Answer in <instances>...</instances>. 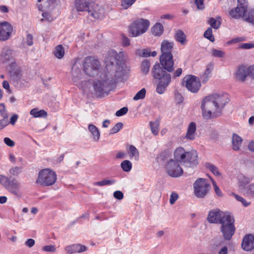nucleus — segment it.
Wrapping results in <instances>:
<instances>
[{
	"label": "nucleus",
	"mask_w": 254,
	"mask_h": 254,
	"mask_svg": "<svg viewBox=\"0 0 254 254\" xmlns=\"http://www.w3.org/2000/svg\"><path fill=\"white\" fill-rule=\"evenodd\" d=\"M170 73L164 70L158 63H156L153 65L151 74L154 78L159 80L156 87V92L158 93L163 94L170 84L172 79Z\"/></svg>",
	"instance_id": "f257e3e1"
},
{
	"label": "nucleus",
	"mask_w": 254,
	"mask_h": 254,
	"mask_svg": "<svg viewBox=\"0 0 254 254\" xmlns=\"http://www.w3.org/2000/svg\"><path fill=\"white\" fill-rule=\"evenodd\" d=\"M174 160L187 167H192L198 164L197 153L195 150L186 151L182 147H177L174 152Z\"/></svg>",
	"instance_id": "f03ea898"
},
{
	"label": "nucleus",
	"mask_w": 254,
	"mask_h": 254,
	"mask_svg": "<svg viewBox=\"0 0 254 254\" xmlns=\"http://www.w3.org/2000/svg\"><path fill=\"white\" fill-rule=\"evenodd\" d=\"M113 79H109L106 71L100 73L99 77L93 82L95 94L99 97L108 94L113 86Z\"/></svg>",
	"instance_id": "7ed1b4c3"
},
{
	"label": "nucleus",
	"mask_w": 254,
	"mask_h": 254,
	"mask_svg": "<svg viewBox=\"0 0 254 254\" xmlns=\"http://www.w3.org/2000/svg\"><path fill=\"white\" fill-rule=\"evenodd\" d=\"M205 101L207 106H213L216 111L221 110L229 102V96L227 94H212L205 97ZM204 101V103H205Z\"/></svg>",
	"instance_id": "20e7f679"
},
{
	"label": "nucleus",
	"mask_w": 254,
	"mask_h": 254,
	"mask_svg": "<svg viewBox=\"0 0 254 254\" xmlns=\"http://www.w3.org/2000/svg\"><path fill=\"white\" fill-rule=\"evenodd\" d=\"M150 26L148 20L139 18L133 21L129 26V32L132 37L140 36L147 31Z\"/></svg>",
	"instance_id": "39448f33"
},
{
	"label": "nucleus",
	"mask_w": 254,
	"mask_h": 254,
	"mask_svg": "<svg viewBox=\"0 0 254 254\" xmlns=\"http://www.w3.org/2000/svg\"><path fill=\"white\" fill-rule=\"evenodd\" d=\"M83 67L85 74L89 76L94 77L99 73L100 63L94 57L89 56L84 59Z\"/></svg>",
	"instance_id": "423d86ee"
},
{
	"label": "nucleus",
	"mask_w": 254,
	"mask_h": 254,
	"mask_svg": "<svg viewBox=\"0 0 254 254\" xmlns=\"http://www.w3.org/2000/svg\"><path fill=\"white\" fill-rule=\"evenodd\" d=\"M57 180L56 173L50 169H45L39 172L37 183L44 186H50Z\"/></svg>",
	"instance_id": "0eeeda50"
},
{
	"label": "nucleus",
	"mask_w": 254,
	"mask_h": 254,
	"mask_svg": "<svg viewBox=\"0 0 254 254\" xmlns=\"http://www.w3.org/2000/svg\"><path fill=\"white\" fill-rule=\"evenodd\" d=\"M0 184L12 194L16 196L20 195V183L15 179L13 178L11 180L4 175H0Z\"/></svg>",
	"instance_id": "6e6552de"
},
{
	"label": "nucleus",
	"mask_w": 254,
	"mask_h": 254,
	"mask_svg": "<svg viewBox=\"0 0 254 254\" xmlns=\"http://www.w3.org/2000/svg\"><path fill=\"white\" fill-rule=\"evenodd\" d=\"M194 194L198 198L204 197L211 189L208 181L203 178H198L193 184Z\"/></svg>",
	"instance_id": "1a4fd4ad"
},
{
	"label": "nucleus",
	"mask_w": 254,
	"mask_h": 254,
	"mask_svg": "<svg viewBox=\"0 0 254 254\" xmlns=\"http://www.w3.org/2000/svg\"><path fill=\"white\" fill-rule=\"evenodd\" d=\"M224 219L222 223H221L220 230L224 239L225 240H230L235 232V227L234 224V219L231 215L227 216Z\"/></svg>",
	"instance_id": "9d476101"
},
{
	"label": "nucleus",
	"mask_w": 254,
	"mask_h": 254,
	"mask_svg": "<svg viewBox=\"0 0 254 254\" xmlns=\"http://www.w3.org/2000/svg\"><path fill=\"white\" fill-rule=\"evenodd\" d=\"M183 84L186 87L189 91L195 93L198 92L201 83L198 77L192 75L186 76L183 79Z\"/></svg>",
	"instance_id": "9b49d317"
},
{
	"label": "nucleus",
	"mask_w": 254,
	"mask_h": 254,
	"mask_svg": "<svg viewBox=\"0 0 254 254\" xmlns=\"http://www.w3.org/2000/svg\"><path fill=\"white\" fill-rule=\"evenodd\" d=\"M228 213H224L217 208L211 210L208 214L207 219L210 223H222V221L225 217L230 216Z\"/></svg>",
	"instance_id": "f8f14e48"
},
{
	"label": "nucleus",
	"mask_w": 254,
	"mask_h": 254,
	"mask_svg": "<svg viewBox=\"0 0 254 254\" xmlns=\"http://www.w3.org/2000/svg\"><path fill=\"white\" fill-rule=\"evenodd\" d=\"M165 168L168 174L172 177L177 178L183 174V170L180 167V163L174 159H170L168 162Z\"/></svg>",
	"instance_id": "ddd939ff"
},
{
	"label": "nucleus",
	"mask_w": 254,
	"mask_h": 254,
	"mask_svg": "<svg viewBox=\"0 0 254 254\" xmlns=\"http://www.w3.org/2000/svg\"><path fill=\"white\" fill-rule=\"evenodd\" d=\"M160 63L161 67L168 72H173L174 71V61L172 54L161 55Z\"/></svg>",
	"instance_id": "4468645a"
},
{
	"label": "nucleus",
	"mask_w": 254,
	"mask_h": 254,
	"mask_svg": "<svg viewBox=\"0 0 254 254\" xmlns=\"http://www.w3.org/2000/svg\"><path fill=\"white\" fill-rule=\"evenodd\" d=\"M13 28L8 22H0V41H5L9 39L12 34Z\"/></svg>",
	"instance_id": "2eb2a0df"
},
{
	"label": "nucleus",
	"mask_w": 254,
	"mask_h": 254,
	"mask_svg": "<svg viewBox=\"0 0 254 254\" xmlns=\"http://www.w3.org/2000/svg\"><path fill=\"white\" fill-rule=\"evenodd\" d=\"M204 101L205 98L202 100L201 105L203 118L206 120H209L213 117L217 116L216 113L214 111L215 110L216 112V109L213 106H207L206 105V103L208 102V101H206V102L204 103Z\"/></svg>",
	"instance_id": "dca6fc26"
},
{
	"label": "nucleus",
	"mask_w": 254,
	"mask_h": 254,
	"mask_svg": "<svg viewBox=\"0 0 254 254\" xmlns=\"http://www.w3.org/2000/svg\"><path fill=\"white\" fill-rule=\"evenodd\" d=\"M14 56V51L7 46L4 47L0 53V63H7L13 59Z\"/></svg>",
	"instance_id": "f3484780"
},
{
	"label": "nucleus",
	"mask_w": 254,
	"mask_h": 254,
	"mask_svg": "<svg viewBox=\"0 0 254 254\" xmlns=\"http://www.w3.org/2000/svg\"><path fill=\"white\" fill-rule=\"evenodd\" d=\"M247 8L248 6L247 5H242L238 3L236 7L232 8L229 10V15L233 19H239L241 18H243V15Z\"/></svg>",
	"instance_id": "a211bd4d"
},
{
	"label": "nucleus",
	"mask_w": 254,
	"mask_h": 254,
	"mask_svg": "<svg viewBox=\"0 0 254 254\" xmlns=\"http://www.w3.org/2000/svg\"><path fill=\"white\" fill-rule=\"evenodd\" d=\"M64 250L66 254H74L85 252L87 248L79 244H74L65 247Z\"/></svg>",
	"instance_id": "6ab92c4d"
},
{
	"label": "nucleus",
	"mask_w": 254,
	"mask_h": 254,
	"mask_svg": "<svg viewBox=\"0 0 254 254\" xmlns=\"http://www.w3.org/2000/svg\"><path fill=\"white\" fill-rule=\"evenodd\" d=\"M93 3L85 0H75V6L78 11H87L90 13L91 11V7L93 6Z\"/></svg>",
	"instance_id": "aec40b11"
},
{
	"label": "nucleus",
	"mask_w": 254,
	"mask_h": 254,
	"mask_svg": "<svg viewBox=\"0 0 254 254\" xmlns=\"http://www.w3.org/2000/svg\"><path fill=\"white\" fill-rule=\"evenodd\" d=\"M242 249L245 251H250L254 248V236L249 234L243 238L242 244Z\"/></svg>",
	"instance_id": "412c9836"
},
{
	"label": "nucleus",
	"mask_w": 254,
	"mask_h": 254,
	"mask_svg": "<svg viewBox=\"0 0 254 254\" xmlns=\"http://www.w3.org/2000/svg\"><path fill=\"white\" fill-rule=\"evenodd\" d=\"M108 74V76L109 79H113V85L118 81H122L124 79V76L125 75V71L123 69L122 66H119L118 69L114 72V75L110 72H106Z\"/></svg>",
	"instance_id": "4be33fe9"
},
{
	"label": "nucleus",
	"mask_w": 254,
	"mask_h": 254,
	"mask_svg": "<svg viewBox=\"0 0 254 254\" xmlns=\"http://www.w3.org/2000/svg\"><path fill=\"white\" fill-rule=\"evenodd\" d=\"M112 57L114 58L113 61L110 60L111 64H113L115 62L118 65H120L122 64V62L124 61L126 55L124 52L121 51L119 53L115 50H111L109 51V57Z\"/></svg>",
	"instance_id": "5701e85b"
},
{
	"label": "nucleus",
	"mask_w": 254,
	"mask_h": 254,
	"mask_svg": "<svg viewBox=\"0 0 254 254\" xmlns=\"http://www.w3.org/2000/svg\"><path fill=\"white\" fill-rule=\"evenodd\" d=\"M174 46V43L173 41H170L166 39L163 40L161 44V55L172 54V52Z\"/></svg>",
	"instance_id": "b1692460"
},
{
	"label": "nucleus",
	"mask_w": 254,
	"mask_h": 254,
	"mask_svg": "<svg viewBox=\"0 0 254 254\" xmlns=\"http://www.w3.org/2000/svg\"><path fill=\"white\" fill-rule=\"evenodd\" d=\"M71 74L72 80L75 85H77V82L81 79L82 73L80 70V64L75 62L72 67Z\"/></svg>",
	"instance_id": "393cba45"
},
{
	"label": "nucleus",
	"mask_w": 254,
	"mask_h": 254,
	"mask_svg": "<svg viewBox=\"0 0 254 254\" xmlns=\"http://www.w3.org/2000/svg\"><path fill=\"white\" fill-rule=\"evenodd\" d=\"M237 179L239 188L241 190L245 189V191L247 187V186L252 181L251 178L241 174L238 175Z\"/></svg>",
	"instance_id": "a878e982"
},
{
	"label": "nucleus",
	"mask_w": 254,
	"mask_h": 254,
	"mask_svg": "<svg viewBox=\"0 0 254 254\" xmlns=\"http://www.w3.org/2000/svg\"><path fill=\"white\" fill-rule=\"evenodd\" d=\"M92 5L93 6L91 7L90 15L95 19H102L104 15V9L98 5H95L94 3H93Z\"/></svg>",
	"instance_id": "bb28decb"
},
{
	"label": "nucleus",
	"mask_w": 254,
	"mask_h": 254,
	"mask_svg": "<svg viewBox=\"0 0 254 254\" xmlns=\"http://www.w3.org/2000/svg\"><path fill=\"white\" fill-rule=\"evenodd\" d=\"M234 76L237 80L244 81L248 76L247 68L244 65L239 66L237 69Z\"/></svg>",
	"instance_id": "cd10ccee"
},
{
	"label": "nucleus",
	"mask_w": 254,
	"mask_h": 254,
	"mask_svg": "<svg viewBox=\"0 0 254 254\" xmlns=\"http://www.w3.org/2000/svg\"><path fill=\"white\" fill-rule=\"evenodd\" d=\"M242 138L236 133H233L232 137V149L236 151H239L243 142Z\"/></svg>",
	"instance_id": "c85d7f7f"
},
{
	"label": "nucleus",
	"mask_w": 254,
	"mask_h": 254,
	"mask_svg": "<svg viewBox=\"0 0 254 254\" xmlns=\"http://www.w3.org/2000/svg\"><path fill=\"white\" fill-rule=\"evenodd\" d=\"M196 127L195 123L191 122L188 126L187 131L185 138L187 139L193 140L195 138V133L196 132Z\"/></svg>",
	"instance_id": "c756f323"
},
{
	"label": "nucleus",
	"mask_w": 254,
	"mask_h": 254,
	"mask_svg": "<svg viewBox=\"0 0 254 254\" xmlns=\"http://www.w3.org/2000/svg\"><path fill=\"white\" fill-rule=\"evenodd\" d=\"M244 21L254 25V9H246L245 12L243 16Z\"/></svg>",
	"instance_id": "7c9ffc66"
},
{
	"label": "nucleus",
	"mask_w": 254,
	"mask_h": 254,
	"mask_svg": "<svg viewBox=\"0 0 254 254\" xmlns=\"http://www.w3.org/2000/svg\"><path fill=\"white\" fill-rule=\"evenodd\" d=\"M174 38L176 41L180 43L181 45H185L187 43V36L182 30L176 31Z\"/></svg>",
	"instance_id": "2f4dec72"
},
{
	"label": "nucleus",
	"mask_w": 254,
	"mask_h": 254,
	"mask_svg": "<svg viewBox=\"0 0 254 254\" xmlns=\"http://www.w3.org/2000/svg\"><path fill=\"white\" fill-rule=\"evenodd\" d=\"M88 129L91 133L94 141H98L100 137V133L98 128L92 124H90L88 126Z\"/></svg>",
	"instance_id": "473e14b6"
},
{
	"label": "nucleus",
	"mask_w": 254,
	"mask_h": 254,
	"mask_svg": "<svg viewBox=\"0 0 254 254\" xmlns=\"http://www.w3.org/2000/svg\"><path fill=\"white\" fill-rule=\"evenodd\" d=\"M151 31L154 36H160L164 31V27L161 23H157L152 27Z\"/></svg>",
	"instance_id": "72a5a7b5"
},
{
	"label": "nucleus",
	"mask_w": 254,
	"mask_h": 254,
	"mask_svg": "<svg viewBox=\"0 0 254 254\" xmlns=\"http://www.w3.org/2000/svg\"><path fill=\"white\" fill-rule=\"evenodd\" d=\"M30 114L34 118L45 117L47 115V112L44 110L38 111L36 108L32 109L30 112Z\"/></svg>",
	"instance_id": "f704fd0d"
},
{
	"label": "nucleus",
	"mask_w": 254,
	"mask_h": 254,
	"mask_svg": "<svg viewBox=\"0 0 254 254\" xmlns=\"http://www.w3.org/2000/svg\"><path fill=\"white\" fill-rule=\"evenodd\" d=\"M128 153L130 158L134 157L135 160H138L139 156V151L134 146L132 145H129L128 148Z\"/></svg>",
	"instance_id": "c9c22d12"
},
{
	"label": "nucleus",
	"mask_w": 254,
	"mask_h": 254,
	"mask_svg": "<svg viewBox=\"0 0 254 254\" xmlns=\"http://www.w3.org/2000/svg\"><path fill=\"white\" fill-rule=\"evenodd\" d=\"M220 19L221 17L220 16H218L217 19L211 17L208 20V24L210 25L211 28L218 29L221 25V22L219 20Z\"/></svg>",
	"instance_id": "e433bc0d"
},
{
	"label": "nucleus",
	"mask_w": 254,
	"mask_h": 254,
	"mask_svg": "<svg viewBox=\"0 0 254 254\" xmlns=\"http://www.w3.org/2000/svg\"><path fill=\"white\" fill-rule=\"evenodd\" d=\"M54 55L59 59L63 58L64 55V50L61 45L57 46L54 51Z\"/></svg>",
	"instance_id": "4c0bfd02"
},
{
	"label": "nucleus",
	"mask_w": 254,
	"mask_h": 254,
	"mask_svg": "<svg viewBox=\"0 0 254 254\" xmlns=\"http://www.w3.org/2000/svg\"><path fill=\"white\" fill-rule=\"evenodd\" d=\"M150 62L147 60H145L141 62L140 68L142 72L144 74L146 75L148 73L150 69Z\"/></svg>",
	"instance_id": "58836bf2"
},
{
	"label": "nucleus",
	"mask_w": 254,
	"mask_h": 254,
	"mask_svg": "<svg viewBox=\"0 0 254 254\" xmlns=\"http://www.w3.org/2000/svg\"><path fill=\"white\" fill-rule=\"evenodd\" d=\"M149 125L152 133L155 135H157L159 132V121L156 120L155 122H150Z\"/></svg>",
	"instance_id": "ea45409f"
},
{
	"label": "nucleus",
	"mask_w": 254,
	"mask_h": 254,
	"mask_svg": "<svg viewBox=\"0 0 254 254\" xmlns=\"http://www.w3.org/2000/svg\"><path fill=\"white\" fill-rule=\"evenodd\" d=\"M245 195L248 197L254 198V182L247 186Z\"/></svg>",
	"instance_id": "a19ab883"
},
{
	"label": "nucleus",
	"mask_w": 254,
	"mask_h": 254,
	"mask_svg": "<svg viewBox=\"0 0 254 254\" xmlns=\"http://www.w3.org/2000/svg\"><path fill=\"white\" fill-rule=\"evenodd\" d=\"M116 183V181L114 179H111V180H107V179H104L102 181L97 182L95 183L94 185L99 186V187H103L105 186H109V185H112L113 184H114Z\"/></svg>",
	"instance_id": "79ce46f5"
},
{
	"label": "nucleus",
	"mask_w": 254,
	"mask_h": 254,
	"mask_svg": "<svg viewBox=\"0 0 254 254\" xmlns=\"http://www.w3.org/2000/svg\"><path fill=\"white\" fill-rule=\"evenodd\" d=\"M213 64H210L207 66L204 74L202 75V82H206L208 80V77L210 76L211 72L213 69Z\"/></svg>",
	"instance_id": "37998d69"
},
{
	"label": "nucleus",
	"mask_w": 254,
	"mask_h": 254,
	"mask_svg": "<svg viewBox=\"0 0 254 254\" xmlns=\"http://www.w3.org/2000/svg\"><path fill=\"white\" fill-rule=\"evenodd\" d=\"M121 167L124 171L128 172H129L132 168V164L129 160H126L121 163Z\"/></svg>",
	"instance_id": "c03bdc74"
},
{
	"label": "nucleus",
	"mask_w": 254,
	"mask_h": 254,
	"mask_svg": "<svg viewBox=\"0 0 254 254\" xmlns=\"http://www.w3.org/2000/svg\"><path fill=\"white\" fill-rule=\"evenodd\" d=\"M146 94V90L145 88H142L140 90L137 92L135 95L133 97V100L137 101L139 100L143 99L145 98Z\"/></svg>",
	"instance_id": "a18cd8bd"
},
{
	"label": "nucleus",
	"mask_w": 254,
	"mask_h": 254,
	"mask_svg": "<svg viewBox=\"0 0 254 254\" xmlns=\"http://www.w3.org/2000/svg\"><path fill=\"white\" fill-rule=\"evenodd\" d=\"M206 167L208 168L214 175L216 176H220V173L219 172L217 167L214 165L210 163H207Z\"/></svg>",
	"instance_id": "49530a36"
},
{
	"label": "nucleus",
	"mask_w": 254,
	"mask_h": 254,
	"mask_svg": "<svg viewBox=\"0 0 254 254\" xmlns=\"http://www.w3.org/2000/svg\"><path fill=\"white\" fill-rule=\"evenodd\" d=\"M22 168L20 167H13L9 170V173L11 176H17L22 172Z\"/></svg>",
	"instance_id": "de8ad7c7"
},
{
	"label": "nucleus",
	"mask_w": 254,
	"mask_h": 254,
	"mask_svg": "<svg viewBox=\"0 0 254 254\" xmlns=\"http://www.w3.org/2000/svg\"><path fill=\"white\" fill-rule=\"evenodd\" d=\"M204 37L211 42H213L215 38L212 35V30L211 28H208L204 33Z\"/></svg>",
	"instance_id": "09e8293b"
},
{
	"label": "nucleus",
	"mask_w": 254,
	"mask_h": 254,
	"mask_svg": "<svg viewBox=\"0 0 254 254\" xmlns=\"http://www.w3.org/2000/svg\"><path fill=\"white\" fill-rule=\"evenodd\" d=\"M123 124L121 122L117 123L115 126L111 129L110 131V134H113L119 132L123 127Z\"/></svg>",
	"instance_id": "8fccbe9b"
},
{
	"label": "nucleus",
	"mask_w": 254,
	"mask_h": 254,
	"mask_svg": "<svg viewBox=\"0 0 254 254\" xmlns=\"http://www.w3.org/2000/svg\"><path fill=\"white\" fill-rule=\"evenodd\" d=\"M232 194L234 196V197L236 198V199L237 200H238V201L241 202L242 203V204L245 207H247V206H249L251 204V202H250L247 201L243 197H242V196H240V195H239L238 194H235V193H232Z\"/></svg>",
	"instance_id": "3c124183"
},
{
	"label": "nucleus",
	"mask_w": 254,
	"mask_h": 254,
	"mask_svg": "<svg viewBox=\"0 0 254 254\" xmlns=\"http://www.w3.org/2000/svg\"><path fill=\"white\" fill-rule=\"evenodd\" d=\"M211 54L216 58H223L225 56V53L223 51L215 49L211 50Z\"/></svg>",
	"instance_id": "603ef678"
},
{
	"label": "nucleus",
	"mask_w": 254,
	"mask_h": 254,
	"mask_svg": "<svg viewBox=\"0 0 254 254\" xmlns=\"http://www.w3.org/2000/svg\"><path fill=\"white\" fill-rule=\"evenodd\" d=\"M136 0H122V6L124 9H127L133 3L135 2Z\"/></svg>",
	"instance_id": "864d4df0"
},
{
	"label": "nucleus",
	"mask_w": 254,
	"mask_h": 254,
	"mask_svg": "<svg viewBox=\"0 0 254 254\" xmlns=\"http://www.w3.org/2000/svg\"><path fill=\"white\" fill-rule=\"evenodd\" d=\"M23 44H26V45L28 46H31L33 45V36L32 34H28L26 35Z\"/></svg>",
	"instance_id": "5fc2aeb1"
},
{
	"label": "nucleus",
	"mask_w": 254,
	"mask_h": 254,
	"mask_svg": "<svg viewBox=\"0 0 254 254\" xmlns=\"http://www.w3.org/2000/svg\"><path fill=\"white\" fill-rule=\"evenodd\" d=\"M179 198V195L175 192H172L171 194L169 202L170 204H173Z\"/></svg>",
	"instance_id": "6e6d98bb"
},
{
	"label": "nucleus",
	"mask_w": 254,
	"mask_h": 254,
	"mask_svg": "<svg viewBox=\"0 0 254 254\" xmlns=\"http://www.w3.org/2000/svg\"><path fill=\"white\" fill-rule=\"evenodd\" d=\"M7 118H3V119L0 120V130L3 129L9 125V123Z\"/></svg>",
	"instance_id": "4d7b16f0"
},
{
	"label": "nucleus",
	"mask_w": 254,
	"mask_h": 254,
	"mask_svg": "<svg viewBox=\"0 0 254 254\" xmlns=\"http://www.w3.org/2000/svg\"><path fill=\"white\" fill-rule=\"evenodd\" d=\"M128 109L127 107H123L118 111H117L115 114L116 116L121 117L127 113Z\"/></svg>",
	"instance_id": "13d9d810"
},
{
	"label": "nucleus",
	"mask_w": 254,
	"mask_h": 254,
	"mask_svg": "<svg viewBox=\"0 0 254 254\" xmlns=\"http://www.w3.org/2000/svg\"><path fill=\"white\" fill-rule=\"evenodd\" d=\"M0 114L3 118H8V115L6 112L5 107L3 104H0Z\"/></svg>",
	"instance_id": "bf43d9fd"
},
{
	"label": "nucleus",
	"mask_w": 254,
	"mask_h": 254,
	"mask_svg": "<svg viewBox=\"0 0 254 254\" xmlns=\"http://www.w3.org/2000/svg\"><path fill=\"white\" fill-rule=\"evenodd\" d=\"M42 250L46 252H55L56 249L54 245H48L43 247Z\"/></svg>",
	"instance_id": "052dcab7"
},
{
	"label": "nucleus",
	"mask_w": 254,
	"mask_h": 254,
	"mask_svg": "<svg viewBox=\"0 0 254 254\" xmlns=\"http://www.w3.org/2000/svg\"><path fill=\"white\" fill-rule=\"evenodd\" d=\"M245 40V38L244 37H237L232 39V40H230L228 42V44H231L233 43H238L241 41H243Z\"/></svg>",
	"instance_id": "680f3d73"
},
{
	"label": "nucleus",
	"mask_w": 254,
	"mask_h": 254,
	"mask_svg": "<svg viewBox=\"0 0 254 254\" xmlns=\"http://www.w3.org/2000/svg\"><path fill=\"white\" fill-rule=\"evenodd\" d=\"M248 76H250L251 78L254 79V65H252L247 68Z\"/></svg>",
	"instance_id": "e2e57ef3"
},
{
	"label": "nucleus",
	"mask_w": 254,
	"mask_h": 254,
	"mask_svg": "<svg viewBox=\"0 0 254 254\" xmlns=\"http://www.w3.org/2000/svg\"><path fill=\"white\" fill-rule=\"evenodd\" d=\"M240 48L245 49H250L254 48V44L252 43H243L240 46Z\"/></svg>",
	"instance_id": "0e129e2a"
},
{
	"label": "nucleus",
	"mask_w": 254,
	"mask_h": 254,
	"mask_svg": "<svg viewBox=\"0 0 254 254\" xmlns=\"http://www.w3.org/2000/svg\"><path fill=\"white\" fill-rule=\"evenodd\" d=\"M113 195H114V197H115L116 198H117L119 200H121L124 197L123 193L121 191H120V190L115 191L114 192Z\"/></svg>",
	"instance_id": "69168bd1"
},
{
	"label": "nucleus",
	"mask_w": 254,
	"mask_h": 254,
	"mask_svg": "<svg viewBox=\"0 0 254 254\" xmlns=\"http://www.w3.org/2000/svg\"><path fill=\"white\" fill-rule=\"evenodd\" d=\"M182 69L181 68H178L172 74V78L175 79L177 77H180L182 73Z\"/></svg>",
	"instance_id": "338daca9"
},
{
	"label": "nucleus",
	"mask_w": 254,
	"mask_h": 254,
	"mask_svg": "<svg viewBox=\"0 0 254 254\" xmlns=\"http://www.w3.org/2000/svg\"><path fill=\"white\" fill-rule=\"evenodd\" d=\"M204 0H195L194 2L198 9H203L204 8Z\"/></svg>",
	"instance_id": "774afa93"
}]
</instances>
